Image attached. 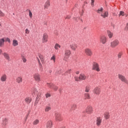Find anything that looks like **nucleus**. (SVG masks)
<instances>
[{"instance_id":"f257e3e1","label":"nucleus","mask_w":128,"mask_h":128,"mask_svg":"<svg viewBox=\"0 0 128 128\" xmlns=\"http://www.w3.org/2000/svg\"><path fill=\"white\" fill-rule=\"evenodd\" d=\"M118 78L119 80H121V82H124V84H128V80L126 79V76L122 74H118Z\"/></svg>"},{"instance_id":"f03ea898","label":"nucleus","mask_w":128,"mask_h":128,"mask_svg":"<svg viewBox=\"0 0 128 128\" xmlns=\"http://www.w3.org/2000/svg\"><path fill=\"white\" fill-rule=\"evenodd\" d=\"M120 44V41L118 40H115L112 42H110V46L112 48H116Z\"/></svg>"},{"instance_id":"7ed1b4c3","label":"nucleus","mask_w":128,"mask_h":128,"mask_svg":"<svg viewBox=\"0 0 128 128\" xmlns=\"http://www.w3.org/2000/svg\"><path fill=\"white\" fill-rule=\"evenodd\" d=\"M92 70H96V72H100V65L94 62L92 66Z\"/></svg>"},{"instance_id":"20e7f679","label":"nucleus","mask_w":128,"mask_h":128,"mask_svg":"<svg viewBox=\"0 0 128 128\" xmlns=\"http://www.w3.org/2000/svg\"><path fill=\"white\" fill-rule=\"evenodd\" d=\"M100 44H106L108 42V38H106V36H100Z\"/></svg>"},{"instance_id":"39448f33","label":"nucleus","mask_w":128,"mask_h":128,"mask_svg":"<svg viewBox=\"0 0 128 128\" xmlns=\"http://www.w3.org/2000/svg\"><path fill=\"white\" fill-rule=\"evenodd\" d=\"M33 78L35 82H40L41 81L40 74L38 73L34 74L33 75Z\"/></svg>"},{"instance_id":"423d86ee","label":"nucleus","mask_w":128,"mask_h":128,"mask_svg":"<svg viewBox=\"0 0 128 128\" xmlns=\"http://www.w3.org/2000/svg\"><path fill=\"white\" fill-rule=\"evenodd\" d=\"M48 42V35L46 33H44L42 37V42L45 44Z\"/></svg>"},{"instance_id":"0eeeda50","label":"nucleus","mask_w":128,"mask_h":128,"mask_svg":"<svg viewBox=\"0 0 128 128\" xmlns=\"http://www.w3.org/2000/svg\"><path fill=\"white\" fill-rule=\"evenodd\" d=\"M72 52H70V50H64V58L65 59H68V58L70 56V54Z\"/></svg>"},{"instance_id":"6e6552de","label":"nucleus","mask_w":128,"mask_h":128,"mask_svg":"<svg viewBox=\"0 0 128 128\" xmlns=\"http://www.w3.org/2000/svg\"><path fill=\"white\" fill-rule=\"evenodd\" d=\"M100 88L98 86L95 88L93 90V93L96 96H100Z\"/></svg>"},{"instance_id":"1a4fd4ad","label":"nucleus","mask_w":128,"mask_h":128,"mask_svg":"<svg viewBox=\"0 0 128 128\" xmlns=\"http://www.w3.org/2000/svg\"><path fill=\"white\" fill-rule=\"evenodd\" d=\"M94 112V110L92 109V107L90 106H89L86 107V112L88 114H92V113Z\"/></svg>"},{"instance_id":"9d476101","label":"nucleus","mask_w":128,"mask_h":128,"mask_svg":"<svg viewBox=\"0 0 128 128\" xmlns=\"http://www.w3.org/2000/svg\"><path fill=\"white\" fill-rule=\"evenodd\" d=\"M84 53L86 56H92V51L88 48L84 50Z\"/></svg>"},{"instance_id":"9b49d317","label":"nucleus","mask_w":128,"mask_h":128,"mask_svg":"<svg viewBox=\"0 0 128 128\" xmlns=\"http://www.w3.org/2000/svg\"><path fill=\"white\" fill-rule=\"evenodd\" d=\"M70 48L73 52H76L78 48V44H70Z\"/></svg>"},{"instance_id":"f8f14e48","label":"nucleus","mask_w":128,"mask_h":128,"mask_svg":"<svg viewBox=\"0 0 128 128\" xmlns=\"http://www.w3.org/2000/svg\"><path fill=\"white\" fill-rule=\"evenodd\" d=\"M55 120L56 122H62V117L60 116V114H56Z\"/></svg>"},{"instance_id":"ddd939ff","label":"nucleus","mask_w":128,"mask_h":128,"mask_svg":"<svg viewBox=\"0 0 128 128\" xmlns=\"http://www.w3.org/2000/svg\"><path fill=\"white\" fill-rule=\"evenodd\" d=\"M100 16H102V18H108V12L104 11L103 12H102L100 14Z\"/></svg>"},{"instance_id":"4468645a","label":"nucleus","mask_w":128,"mask_h":128,"mask_svg":"<svg viewBox=\"0 0 128 128\" xmlns=\"http://www.w3.org/2000/svg\"><path fill=\"white\" fill-rule=\"evenodd\" d=\"M52 120H49L47 122L46 124V128H52Z\"/></svg>"},{"instance_id":"2eb2a0df","label":"nucleus","mask_w":128,"mask_h":128,"mask_svg":"<svg viewBox=\"0 0 128 128\" xmlns=\"http://www.w3.org/2000/svg\"><path fill=\"white\" fill-rule=\"evenodd\" d=\"M78 78L80 80H86L87 77L84 74H80Z\"/></svg>"},{"instance_id":"dca6fc26","label":"nucleus","mask_w":128,"mask_h":128,"mask_svg":"<svg viewBox=\"0 0 128 128\" xmlns=\"http://www.w3.org/2000/svg\"><path fill=\"white\" fill-rule=\"evenodd\" d=\"M102 119L100 117H98L96 118V124L97 126H100V124H102Z\"/></svg>"},{"instance_id":"f3484780","label":"nucleus","mask_w":128,"mask_h":128,"mask_svg":"<svg viewBox=\"0 0 128 128\" xmlns=\"http://www.w3.org/2000/svg\"><path fill=\"white\" fill-rule=\"evenodd\" d=\"M32 98L30 97H26L25 98V102L28 104H30V102H32Z\"/></svg>"},{"instance_id":"a211bd4d","label":"nucleus","mask_w":128,"mask_h":128,"mask_svg":"<svg viewBox=\"0 0 128 128\" xmlns=\"http://www.w3.org/2000/svg\"><path fill=\"white\" fill-rule=\"evenodd\" d=\"M16 82L17 84H22V76H18L16 78Z\"/></svg>"},{"instance_id":"6ab92c4d","label":"nucleus","mask_w":128,"mask_h":128,"mask_svg":"<svg viewBox=\"0 0 128 128\" xmlns=\"http://www.w3.org/2000/svg\"><path fill=\"white\" fill-rule=\"evenodd\" d=\"M104 118L106 120H108L110 118V112H106L104 114Z\"/></svg>"},{"instance_id":"aec40b11","label":"nucleus","mask_w":128,"mask_h":128,"mask_svg":"<svg viewBox=\"0 0 128 128\" xmlns=\"http://www.w3.org/2000/svg\"><path fill=\"white\" fill-rule=\"evenodd\" d=\"M8 118H3L2 124H3V126H6V124H8Z\"/></svg>"},{"instance_id":"412c9836","label":"nucleus","mask_w":128,"mask_h":128,"mask_svg":"<svg viewBox=\"0 0 128 128\" xmlns=\"http://www.w3.org/2000/svg\"><path fill=\"white\" fill-rule=\"evenodd\" d=\"M4 46V38H2L0 39V48H2Z\"/></svg>"},{"instance_id":"4be33fe9","label":"nucleus","mask_w":128,"mask_h":128,"mask_svg":"<svg viewBox=\"0 0 128 128\" xmlns=\"http://www.w3.org/2000/svg\"><path fill=\"white\" fill-rule=\"evenodd\" d=\"M12 45L14 46H18V42L17 40H13Z\"/></svg>"},{"instance_id":"5701e85b","label":"nucleus","mask_w":128,"mask_h":128,"mask_svg":"<svg viewBox=\"0 0 128 128\" xmlns=\"http://www.w3.org/2000/svg\"><path fill=\"white\" fill-rule=\"evenodd\" d=\"M84 100H90V96L88 93H86L84 94Z\"/></svg>"},{"instance_id":"b1692460","label":"nucleus","mask_w":128,"mask_h":128,"mask_svg":"<svg viewBox=\"0 0 128 128\" xmlns=\"http://www.w3.org/2000/svg\"><path fill=\"white\" fill-rule=\"evenodd\" d=\"M107 34H108V36L109 38H112V36H114V33L112 32L110 30L107 31Z\"/></svg>"},{"instance_id":"393cba45","label":"nucleus","mask_w":128,"mask_h":128,"mask_svg":"<svg viewBox=\"0 0 128 128\" xmlns=\"http://www.w3.org/2000/svg\"><path fill=\"white\" fill-rule=\"evenodd\" d=\"M0 80L1 82H6V75L5 74L2 75L0 78Z\"/></svg>"},{"instance_id":"a878e982","label":"nucleus","mask_w":128,"mask_h":128,"mask_svg":"<svg viewBox=\"0 0 128 128\" xmlns=\"http://www.w3.org/2000/svg\"><path fill=\"white\" fill-rule=\"evenodd\" d=\"M50 6V1L48 0L44 4V8H48V7Z\"/></svg>"},{"instance_id":"bb28decb","label":"nucleus","mask_w":128,"mask_h":128,"mask_svg":"<svg viewBox=\"0 0 128 128\" xmlns=\"http://www.w3.org/2000/svg\"><path fill=\"white\" fill-rule=\"evenodd\" d=\"M50 110H52V108H50V106H46L44 108V112H50Z\"/></svg>"},{"instance_id":"cd10ccee","label":"nucleus","mask_w":128,"mask_h":128,"mask_svg":"<svg viewBox=\"0 0 128 128\" xmlns=\"http://www.w3.org/2000/svg\"><path fill=\"white\" fill-rule=\"evenodd\" d=\"M60 48V44L58 43H56L54 46V48H55V50H58V49Z\"/></svg>"},{"instance_id":"c85d7f7f","label":"nucleus","mask_w":128,"mask_h":128,"mask_svg":"<svg viewBox=\"0 0 128 128\" xmlns=\"http://www.w3.org/2000/svg\"><path fill=\"white\" fill-rule=\"evenodd\" d=\"M4 57L7 60H10V55L6 53H4L3 54Z\"/></svg>"},{"instance_id":"c756f323","label":"nucleus","mask_w":128,"mask_h":128,"mask_svg":"<svg viewBox=\"0 0 128 128\" xmlns=\"http://www.w3.org/2000/svg\"><path fill=\"white\" fill-rule=\"evenodd\" d=\"M104 12V8H98L97 10L98 14H102V12Z\"/></svg>"},{"instance_id":"7c9ffc66","label":"nucleus","mask_w":128,"mask_h":128,"mask_svg":"<svg viewBox=\"0 0 128 128\" xmlns=\"http://www.w3.org/2000/svg\"><path fill=\"white\" fill-rule=\"evenodd\" d=\"M40 124V120H38V119L36 120L33 122V124L34 126H36V124Z\"/></svg>"},{"instance_id":"2f4dec72","label":"nucleus","mask_w":128,"mask_h":128,"mask_svg":"<svg viewBox=\"0 0 128 128\" xmlns=\"http://www.w3.org/2000/svg\"><path fill=\"white\" fill-rule=\"evenodd\" d=\"M123 54L122 52H120L118 54V58H122V56Z\"/></svg>"},{"instance_id":"473e14b6","label":"nucleus","mask_w":128,"mask_h":128,"mask_svg":"<svg viewBox=\"0 0 128 128\" xmlns=\"http://www.w3.org/2000/svg\"><path fill=\"white\" fill-rule=\"evenodd\" d=\"M90 86H86L85 88L86 92H90Z\"/></svg>"},{"instance_id":"72a5a7b5","label":"nucleus","mask_w":128,"mask_h":128,"mask_svg":"<svg viewBox=\"0 0 128 128\" xmlns=\"http://www.w3.org/2000/svg\"><path fill=\"white\" fill-rule=\"evenodd\" d=\"M50 60H53L54 62H56V55H53L51 57Z\"/></svg>"},{"instance_id":"f704fd0d","label":"nucleus","mask_w":128,"mask_h":128,"mask_svg":"<svg viewBox=\"0 0 128 128\" xmlns=\"http://www.w3.org/2000/svg\"><path fill=\"white\" fill-rule=\"evenodd\" d=\"M47 86L48 88H52V86H54V84L52 83H47Z\"/></svg>"},{"instance_id":"c9c22d12","label":"nucleus","mask_w":128,"mask_h":128,"mask_svg":"<svg viewBox=\"0 0 128 128\" xmlns=\"http://www.w3.org/2000/svg\"><path fill=\"white\" fill-rule=\"evenodd\" d=\"M22 60H23V62H26V57L24 55H22Z\"/></svg>"},{"instance_id":"e433bc0d","label":"nucleus","mask_w":128,"mask_h":128,"mask_svg":"<svg viewBox=\"0 0 128 128\" xmlns=\"http://www.w3.org/2000/svg\"><path fill=\"white\" fill-rule=\"evenodd\" d=\"M4 38V41L5 42V40L6 42H10V38Z\"/></svg>"},{"instance_id":"4c0bfd02","label":"nucleus","mask_w":128,"mask_h":128,"mask_svg":"<svg viewBox=\"0 0 128 128\" xmlns=\"http://www.w3.org/2000/svg\"><path fill=\"white\" fill-rule=\"evenodd\" d=\"M119 16H124V12H122V11H120V14H118Z\"/></svg>"},{"instance_id":"58836bf2","label":"nucleus","mask_w":128,"mask_h":128,"mask_svg":"<svg viewBox=\"0 0 128 128\" xmlns=\"http://www.w3.org/2000/svg\"><path fill=\"white\" fill-rule=\"evenodd\" d=\"M52 88L54 90H58V88L56 86H54V85H53Z\"/></svg>"},{"instance_id":"ea45409f","label":"nucleus","mask_w":128,"mask_h":128,"mask_svg":"<svg viewBox=\"0 0 128 128\" xmlns=\"http://www.w3.org/2000/svg\"><path fill=\"white\" fill-rule=\"evenodd\" d=\"M46 98H50V94L47 93L46 94Z\"/></svg>"},{"instance_id":"a19ab883","label":"nucleus","mask_w":128,"mask_h":128,"mask_svg":"<svg viewBox=\"0 0 128 128\" xmlns=\"http://www.w3.org/2000/svg\"><path fill=\"white\" fill-rule=\"evenodd\" d=\"M29 16H30V18H32V13L30 10L29 11Z\"/></svg>"},{"instance_id":"79ce46f5","label":"nucleus","mask_w":128,"mask_h":128,"mask_svg":"<svg viewBox=\"0 0 128 128\" xmlns=\"http://www.w3.org/2000/svg\"><path fill=\"white\" fill-rule=\"evenodd\" d=\"M25 33H26V34H30V30H28V28L26 29V30H25Z\"/></svg>"},{"instance_id":"37998d69","label":"nucleus","mask_w":128,"mask_h":128,"mask_svg":"<svg viewBox=\"0 0 128 128\" xmlns=\"http://www.w3.org/2000/svg\"><path fill=\"white\" fill-rule=\"evenodd\" d=\"M0 16H4V13L2 12V10H0Z\"/></svg>"},{"instance_id":"c03bdc74","label":"nucleus","mask_w":128,"mask_h":128,"mask_svg":"<svg viewBox=\"0 0 128 128\" xmlns=\"http://www.w3.org/2000/svg\"><path fill=\"white\" fill-rule=\"evenodd\" d=\"M74 80H76V82H78V80H80V78H78L76 77V76H75V77H74Z\"/></svg>"},{"instance_id":"a18cd8bd","label":"nucleus","mask_w":128,"mask_h":128,"mask_svg":"<svg viewBox=\"0 0 128 128\" xmlns=\"http://www.w3.org/2000/svg\"><path fill=\"white\" fill-rule=\"evenodd\" d=\"M94 0H91V5L92 6H94Z\"/></svg>"},{"instance_id":"49530a36","label":"nucleus","mask_w":128,"mask_h":128,"mask_svg":"<svg viewBox=\"0 0 128 128\" xmlns=\"http://www.w3.org/2000/svg\"><path fill=\"white\" fill-rule=\"evenodd\" d=\"M66 72H68V74H70L72 72V69L68 70Z\"/></svg>"},{"instance_id":"de8ad7c7","label":"nucleus","mask_w":128,"mask_h":128,"mask_svg":"<svg viewBox=\"0 0 128 128\" xmlns=\"http://www.w3.org/2000/svg\"><path fill=\"white\" fill-rule=\"evenodd\" d=\"M125 30H128V23H127V24H126V27H125Z\"/></svg>"},{"instance_id":"09e8293b","label":"nucleus","mask_w":128,"mask_h":128,"mask_svg":"<svg viewBox=\"0 0 128 128\" xmlns=\"http://www.w3.org/2000/svg\"><path fill=\"white\" fill-rule=\"evenodd\" d=\"M70 16H68L66 17V20H70Z\"/></svg>"},{"instance_id":"8fccbe9b","label":"nucleus","mask_w":128,"mask_h":128,"mask_svg":"<svg viewBox=\"0 0 128 128\" xmlns=\"http://www.w3.org/2000/svg\"><path fill=\"white\" fill-rule=\"evenodd\" d=\"M39 58L41 60L42 62V60H44V59L42 58V55L39 56Z\"/></svg>"},{"instance_id":"3c124183","label":"nucleus","mask_w":128,"mask_h":128,"mask_svg":"<svg viewBox=\"0 0 128 128\" xmlns=\"http://www.w3.org/2000/svg\"><path fill=\"white\" fill-rule=\"evenodd\" d=\"M39 66H40V68L42 67V63H40V62H39Z\"/></svg>"},{"instance_id":"603ef678","label":"nucleus","mask_w":128,"mask_h":128,"mask_svg":"<svg viewBox=\"0 0 128 128\" xmlns=\"http://www.w3.org/2000/svg\"><path fill=\"white\" fill-rule=\"evenodd\" d=\"M2 54V50L0 49V54Z\"/></svg>"},{"instance_id":"864d4df0","label":"nucleus","mask_w":128,"mask_h":128,"mask_svg":"<svg viewBox=\"0 0 128 128\" xmlns=\"http://www.w3.org/2000/svg\"><path fill=\"white\" fill-rule=\"evenodd\" d=\"M72 106H74V108H76V104H74L72 105Z\"/></svg>"},{"instance_id":"5fc2aeb1","label":"nucleus","mask_w":128,"mask_h":128,"mask_svg":"<svg viewBox=\"0 0 128 128\" xmlns=\"http://www.w3.org/2000/svg\"><path fill=\"white\" fill-rule=\"evenodd\" d=\"M38 64H40V60H38Z\"/></svg>"},{"instance_id":"6e6d98bb","label":"nucleus","mask_w":128,"mask_h":128,"mask_svg":"<svg viewBox=\"0 0 128 128\" xmlns=\"http://www.w3.org/2000/svg\"><path fill=\"white\" fill-rule=\"evenodd\" d=\"M26 120H28V116H26Z\"/></svg>"},{"instance_id":"4d7b16f0","label":"nucleus","mask_w":128,"mask_h":128,"mask_svg":"<svg viewBox=\"0 0 128 128\" xmlns=\"http://www.w3.org/2000/svg\"><path fill=\"white\" fill-rule=\"evenodd\" d=\"M38 102H36L35 104H38Z\"/></svg>"},{"instance_id":"13d9d810","label":"nucleus","mask_w":128,"mask_h":128,"mask_svg":"<svg viewBox=\"0 0 128 128\" xmlns=\"http://www.w3.org/2000/svg\"><path fill=\"white\" fill-rule=\"evenodd\" d=\"M0 26H2V24H0Z\"/></svg>"},{"instance_id":"bf43d9fd","label":"nucleus","mask_w":128,"mask_h":128,"mask_svg":"<svg viewBox=\"0 0 128 128\" xmlns=\"http://www.w3.org/2000/svg\"><path fill=\"white\" fill-rule=\"evenodd\" d=\"M76 74H78V72H77Z\"/></svg>"},{"instance_id":"052dcab7","label":"nucleus","mask_w":128,"mask_h":128,"mask_svg":"<svg viewBox=\"0 0 128 128\" xmlns=\"http://www.w3.org/2000/svg\"><path fill=\"white\" fill-rule=\"evenodd\" d=\"M13 14L14 15V13Z\"/></svg>"}]
</instances>
